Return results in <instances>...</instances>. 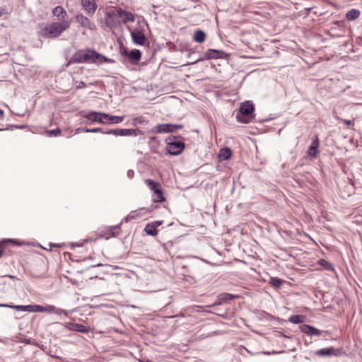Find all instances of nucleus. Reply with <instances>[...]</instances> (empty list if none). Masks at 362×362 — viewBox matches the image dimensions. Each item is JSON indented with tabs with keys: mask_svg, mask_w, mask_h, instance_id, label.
Here are the masks:
<instances>
[{
	"mask_svg": "<svg viewBox=\"0 0 362 362\" xmlns=\"http://www.w3.org/2000/svg\"><path fill=\"white\" fill-rule=\"evenodd\" d=\"M69 27L70 22L68 21L53 22L44 27L40 31V35L45 38H55L59 37L63 32L69 28Z\"/></svg>",
	"mask_w": 362,
	"mask_h": 362,
	"instance_id": "1",
	"label": "nucleus"
},
{
	"mask_svg": "<svg viewBox=\"0 0 362 362\" xmlns=\"http://www.w3.org/2000/svg\"><path fill=\"white\" fill-rule=\"evenodd\" d=\"M255 107L250 101L243 103L239 108V111L236 115V119L242 123H249L253 117Z\"/></svg>",
	"mask_w": 362,
	"mask_h": 362,
	"instance_id": "2",
	"label": "nucleus"
},
{
	"mask_svg": "<svg viewBox=\"0 0 362 362\" xmlns=\"http://www.w3.org/2000/svg\"><path fill=\"white\" fill-rule=\"evenodd\" d=\"M166 144L167 151L173 156L180 154L185 148L184 141L180 138L173 136H168L166 139Z\"/></svg>",
	"mask_w": 362,
	"mask_h": 362,
	"instance_id": "3",
	"label": "nucleus"
},
{
	"mask_svg": "<svg viewBox=\"0 0 362 362\" xmlns=\"http://www.w3.org/2000/svg\"><path fill=\"white\" fill-rule=\"evenodd\" d=\"M120 54L125 57H127L132 64H137L141 58V52L139 49H134L129 51L127 48L123 47L122 43L120 44Z\"/></svg>",
	"mask_w": 362,
	"mask_h": 362,
	"instance_id": "4",
	"label": "nucleus"
},
{
	"mask_svg": "<svg viewBox=\"0 0 362 362\" xmlns=\"http://www.w3.org/2000/svg\"><path fill=\"white\" fill-rule=\"evenodd\" d=\"M117 9L105 13V23L110 29L116 28L120 25L121 21L117 18Z\"/></svg>",
	"mask_w": 362,
	"mask_h": 362,
	"instance_id": "5",
	"label": "nucleus"
},
{
	"mask_svg": "<svg viewBox=\"0 0 362 362\" xmlns=\"http://www.w3.org/2000/svg\"><path fill=\"white\" fill-rule=\"evenodd\" d=\"M300 329L302 332L312 337V336H320L322 334H324L325 337L326 334L328 333L327 331H321L311 325H303L300 327Z\"/></svg>",
	"mask_w": 362,
	"mask_h": 362,
	"instance_id": "6",
	"label": "nucleus"
},
{
	"mask_svg": "<svg viewBox=\"0 0 362 362\" xmlns=\"http://www.w3.org/2000/svg\"><path fill=\"white\" fill-rule=\"evenodd\" d=\"M117 16L118 18H122V23L127 24L129 22H134L135 20L134 16L132 13L123 10L122 8L117 9Z\"/></svg>",
	"mask_w": 362,
	"mask_h": 362,
	"instance_id": "7",
	"label": "nucleus"
},
{
	"mask_svg": "<svg viewBox=\"0 0 362 362\" xmlns=\"http://www.w3.org/2000/svg\"><path fill=\"white\" fill-rule=\"evenodd\" d=\"M320 146V141L318 136L316 135L313 139L312 143L308 148V154L312 158H317L319 154L318 148Z\"/></svg>",
	"mask_w": 362,
	"mask_h": 362,
	"instance_id": "8",
	"label": "nucleus"
},
{
	"mask_svg": "<svg viewBox=\"0 0 362 362\" xmlns=\"http://www.w3.org/2000/svg\"><path fill=\"white\" fill-rule=\"evenodd\" d=\"M340 350L334 348L333 346L320 349L315 351V355L321 357L338 356L340 354Z\"/></svg>",
	"mask_w": 362,
	"mask_h": 362,
	"instance_id": "9",
	"label": "nucleus"
},
{
	"mask_svg": "<svg viewBox=\"0 0 362 362\" xmlns=\"http://www.w3.org/2000/svg\"><path fill=\"white\" fill-rule=\"evenodd\" d=\"M76 21L81 26L90 29L91 30H95V25L92 23L86 16L82 14H78L76 16Z\"/></svg>",
	"mask_w": 362,
	"mask_h": 362,
	"instance_id": "10",
	"label": "nucleus"
},
{
	"mask_svg": "<svg viewBox=\"0 0 362 362\" xmlns=\"http://www.w3.org/2000/svg\"><path fill=\"white\" fill-rule=\"evenodd\" d=\"M81 3L89 15H93L98 8L96 0H81Z\"/></svg>",
	"mask_w": 362,
	"mask_h": 362,
	"instance_id": "11",
	"label": "nucleus"
},
{
	"mask_svg": "<svg viewBox=\"0 0 362 362\" xmlns=\"http://www.w3.org/2000/svg\"><path fill=\"white\" fill-rule=\"evenodd\" d=\"M84 117L87 118L88 119L92 121V122H97L101 124L105 123V113L104 112H90L87 113Z\"/></svg>",
	"mask_w": 362,
	"mask_h": 362,
	"instance_id": "12",
	"label": "nucleus"
},
{
	"mask_svg": "<svg viewBox=\"0 0 362 362\" xmlns=\"http://www.w3.org/2000/svg\"><path fill=\"white\" fill-rule=\"evenodd\" d=\"M131 37L135 45H144L147 41L145 35L141 31H131Z\"/></svg>",
	"mask_w": 362,
	"mask_h": 362,
	"instance_id": "13",
	"label": "nucleus"
},
{
	"mask_svg": "<svg viewBox=\"0 0 362 362\" xmlns=\"http://www.w3.org/2000/svg\"><path fill=\"white\" fill-rule=\"evenodd\" d=\"M226 55L225 52L221 50H218L215 49H209L204 54L205 59H223Z\"/></svg>",
	"mask_w": 362,
	"mask_h": 362,
	"instance_id": "14",
	"label": "nucleus"
},
{
	"mask_svg": "<svg viewBox=\"0 0 362 362\" xmlns=\"http://www.w3.org/2000/svg\"><path fill=\"white\" fill-rule=\"evenodd\" d=\"M65 327L69 330L78 332L81 333L86 334L89 332L90 329L82 324L68 322L65 325Z\"/></svg>",
	"mask_w": 362,
	"mask_h": 362,
	"instance_id": "15",
	"label": "nucleus"
},
{
	"mask_svg": "<svg viewBox=\"0 0 362 362\" xmlns=\"http://www.w3.org/2000/svg\"><path fill=\"white\" fill-rule=\"evenodd\" d=\"M94 59L93 60V64H101L103 63H115V61L112 59H110L95 50Z\"/></svg>",
	"mask_w": 362,
	"mask_h": 362,
	"instance_id": "16",
	"label": "nucleus"
},
{
	"mask_svg": "<svg viewBox=\"0 0 362 362\" xmlns=\"http://www.w3.org/2000/svg\"><path fill=\"white\" fill-rule=\"evenodd\" d=\"M119 133L122 136H136L142 134V132L139 129H119Z\"/></svg>",
	"mask_w": 362,
	"mask_h": 362,
	"instance_id": "17",
	"label": "nucleus"
},
{
	"mask_svg": "<svg viewBox=\"0 0 362 362\" xmlns=\"http://www.w3.org/2000/svg\"><path fill=\"white\" fill-rule=\"evenodd\" d=\"M52 14L57 17L59 20H61L62 21H66L65 17L67 16L66 11L65 9L61 6H57L52 10Z\"/></svg>",
	"mask_w": 362,
	"mask_h": 362,
	"instance_id": "18",
	"label": "nucleus"
},
{
	"mask_svg": "<svg viewBox=\"0 0 362 362\" xmlns=\"http://www.w3.org/2000/svg\"><path fill=\"white\" fill-rule=\"evenodd\" d=\"M95 50L90 49H83V63H93Z\"/></svg>",
	"mask_w": 362,
	"mask_h": 362,
	"instance_id": "19",
	"label": "nucleus"
},
{
	"mask_svg": "<svg viewBox=\"0 0 362 362\" xmlns=\"http://www.w3.org/2000/svg\"><path fill=\"white\" fill-rule=\"evenodd\" d=\"M124 116H114L110 115L107 113H105V123L108 124H119L121 123L124 120Z\"/></svg>",
	"mask_w": 362,
	"mask_h": 362,
	"instance_id": "20",
	"label": "nucleus"
},
{
	"mask_svg": "<svg viewBox=\"0 0 362 362\" xmlns=\"http://www.w3.org/2000/svg\"><path fill=\"white\" fill-rule=\"evenodd\" d=\"M0 306H2V307H8V308H13L16 310H18V311H23V312H29V313H32V305H8V304H2V305H0Z\"/></svg>",
	"mask_w": 362,
	"mask_h": 362,
	"instance_id": "21",
	"label": "nucleus"
},
{
	"mask_svg": "<svg viewBox=\"0 0 362 362\" xmlns=\"http://www.w3.org/2000/svg\"><path fill=\"white\" fill-rule=\"evenodd\" d=\"M158 133L174 132L172 124H161L156 127Z\"/></svg>",
	"mask_w": 362,
	"mask_h": 362,
	"instance_id": "22",
	"label": "nucleus"
},
{
	"mask_svg": "<svg viewBox=\"0 0 362 362\" xmlns=\"http://www.w3.org/2000/svg\"><path fill=\"white\" fill-rule=\"evenodd\" d=\"M238 296L233 295L228 293H222L218 295V300L221 301L218 304L228 302L230 300L238 298Z\"/></svg>",
	"mask_w": 362,
	"mask_h": 362,
	"instance_id": "23",
	"label": "nucleus"
},
{
	"mask_svg": "<svg viewBox=\"0 0 362 362\" xmlns=\"http://www.w3.org/2000/svg\"><path fill=\"white\" fill-rule=\"evenodd\" d=\"M206 39V34L204 31L201 30H195L194 35H193V40L198 43H202L205 41Z\"/></svg>",
	"mask_w": 362,
	"mask_h": 362,
	"instance_id": "24",
	"label": "nucleus"
},
{
	"mask_svg": "<svg viewBox=\"0 0 362 362\" xmlns=\"http://www.w3.org/2000/svg\"><path fill=\"white\" fill-rule=\"evenodd\" d=\"M165 200L162 187H160L153 192V202H163Z\"/></svg>",
	"mask_w": 362,
	"mask_h": 362,
	"instance_id": "25",
	"label": "nucleus"
},
{
	"mask_svg": "<svg viewBox=\"0 0 362 362\" xmlns=\"http://www.w3.org/2000/svg\"><path fill=\"white\" fill-rule=\"evenodd\" d=\"M69 63H83V49L75 52L71 57Z\"/></svg>",
	"mask_w": 362,
	"mask_h": 362,
	"instance_id": "26",
	"label": "nucleus"
},
{
	"mask_svg": "<svg viewBox=\"0 0 362 362\" xmlns=\"http://www.w3.org/2000/svg\"><path fill=\"white\" fill-rule=\"evenodd\" d=\"M360 13L359 10L353 8L346 13V18L348 21H354L359 17Z\"/></svg>",
	"mask_w": 362,
	"mask_h": 362,
	"instance_id": "27",
	"label": "nucleus"
},
{
	"mask_svg": "<svg viewBox=\"0 0 362 362\" xmlns=\"http://www.w3.org/2000/svg\"><path fill=\"white\" fill-rule=\"evenodd\" d=\"M145 183L148 187V188L153 192L161 187L159 182L151 179L145 180Z\"/></svg>",
	"mask_w": 362,
	"mask_h": 362,
	"instance_id": "28",
	"label": "nucleus"
},
{
	"mask_svg": "<svg viewBox=\"0 0 362 362\" xmlns=\"http://www.w3.org/2000/svg\"><path fill=\"white\" fill-rule=\"evenodd\" d=\"M219 156L223 160H228L232 156V151L229 148H223L220 150Z\"/></svg>",
	"mask_w": 362,
	"mask_h": 362,
	"instance_id": "29",
	"label": "nucleus"
},
{
	"mask_svg": "<svg viewBox=\"0 0 362 362\" xmlns=\"http://www.w3.org/2000/svg\"><path fill=\"white\" fill-rule=\"evenodd\" d=\"M305 317L301 315H293L288 318V321L293 324L303 323L305 321Z\"/></svg>",
	"mask_w": 362,
	"mask_h": 362,
	"instance_id": "30",
	"label": "nucleus"
},
{
	"mask_svg": "<svg viewBox=\"0 0 362 362\" xmlns=\"http://www.w3.org/2000/svg\"><path fill=\"white\" fill-rule=\"evenodd\" d=\"M144 231L146 233V234L151 235V236H156L158 234V231L155 226L151 223H148L145 228Z\"/></svg>",
	"mask_w": 362,
	"mask_h": 362,
	"instance_id": "31",
	"label": "nucleus"
},
{
	"mask_svg": "<svg viewBox=\"0 0 362 362\" xmlns=\"http://www.w3.org/2000/svg\"><path fill=\"white\" fill-rule=\"evenodd\" d=\"M284 281L277 277H270L269 284L275 288H279L282 285Z\"/></svg>",
	"mask_w": 362,
	"mask_h": 362,
	"instance_id": "32",
	"label": "nucleus"
},
{
	"mask_svg": "<svg viewBox=\"0 0 362 362\" xmlns=\"http://www.w3.org/2000/svg\"><path fill=\"white\" fill-rule=\"evenodd\" d=\"M319 264L325 267L327 270H334V266L332 263L326 261L325 259H321L319 260Z\"/></svg>",
	"mask_w": 362,
	"mask_h": 362,
	"instance_id": "33",
	"label": "nucleus"
},
{
	"mask_svg": "<svg viewBox=\"0 0 362 362\" xmlns=\"http://www.w3.org/2000/svg\"><path fill=\"white\" fill-rule=\"evenodd\" d=\"M10 13L7 6H4L0 7V18H6L7 16Z\"/></svg>",
	"mask_w": 362,
	"mask_h": 362,
	"instance_id": "34",
	"label": "nucleus"
},
{
	"mask_svg": "<svg viewBox=\"0 0 362 362\" xmlns=\"http://www.w3.org/2000/svg\"><path fill=\"white\" fill-rule=\"evenodd\" d=\"M45 306L40 305H32V313L41 312L44 313Z\"/></svg>",
	"mask_w": 362,
	"mask_h": 362,
	"instance_id": "35",
	"label": "nucleus"
},
{
	"mask_svg": "<svg viewBox=\"0 0 362 362\" xmlns=\"http://www.w3.org/2000/svg\"><path fill=\"white\" fill-rule=\"evenodd\" d=\"M103 134H112V135H115V136H120L119 129L107 130V131L103 132Z\"/></svg>",
	"mask_w": 362,
	"mask_h": 362,
	"instance_id": "36",
	"label": "nucleus"
},
{
	"mask_svg": "<svg viewBox=\"0 0 362 362\" xmlns=\"http://www.w3.org/2000/svg\"><path fill=\"white\" fill-rule=\"evenodd\" d=\"M83 132H92V133H97V132H101L103 133V130L100 128H93V129H83Z\"/></svg>",
	"mask_w": 362,
	"mask_h": 362,
	"instance_id": "37",
	"label": "nucleus"
},
{
	"mask_svg": "<svg viewBox=\"0 0 362 362\" xmlns=\"http://www.w3.org/2000/svg\"><path fill=\"white\" fill-rule=\"evenodd\" d=\"M54 313L57 315H64L66 316L69 315V312L67 310H63L62 308H58L55 307V310L54 311Z\"/></svg>",
	"mask_w": 362,
	"mask_h": 362,
	"instance_id": "38",
	"label": "nucleus"
},
{
	"mask_svg": "<svg viewBox=\"0 0 362 362\" xmlns=\"http://www.w3.org/2000/svg\"><path fill=\"white\" fill-rule=\"evenodd\" d=\"M55 310V306L52 305H47L45 306L44 313H52Z\"/></svg>",
	"mask_w": 362,
	"mask_h": 362,
	"instance_id": "39",
	"label": "nucleus"
},
{
	"mask_svg": "<svg viewBox=\"0 0 362 362\" xmlns=\"http://www.w3.org/2000/svg\"><path fill=\"white\" fill-rule=\"evenodd\" d=\"M49 133L50 135L58 136L61 133V129L57 128L56 129L49 130Z\"/></svg>",
	"mask_w": 362,
	"mask_h": 362,
	"instance_id": "40",
	"label": "nucleus"
},
{
	"mask_svg": "<svg viewBox=\"0 0 362 362\" xmlns=\"http://www.w3.org/2000/svg\"><path fill=\"white\" fill-rule=\"evenodd\" d=\"M143 119L141 117H136L133 119V124L136 125V124H142Z\"/></svg>",
	"mask_w": 362,
	"mask_h": 362,
	"instance_id": "41",
	"label": "nucleus"
},
{
	"mask_svg": "<svg viewBox=\"0 0 362 362\" xmlns=\"http://www.w3.org/2000/svg\"><path fill=\"white\" fill-rule=\"evenodd\" d=\"M86 86V83L83 81H79L78 84L76 86L77 89L83 88Z\"/></svg>",
	"mask_w": 362,
	"mask_h": 362,
	"instance_id": "42",
	"label": "nucleus"
},
{
	"mask_svg": "<svg viewBox=\"0 0 362 362\" xmlns=\"http://www.w3.org/2000/svg\"><path fill=\"white\" fill-rule=\"evenodd\" d=\"M173 130L175 132L177 129H180L183 128L182 124H173Z\"/></svg>",
	"mask_w": 362,
	"mask_h": 362,
	"instance_id": "43",
	"label": "nucleus"
},
{
	"mask_svg": "<svg viewBox=\"0 0 362 362\" xmlns=\"http://www.w3.org/2000/svg\"><path fill=\"white\" fill-rule=\"evenodd\" d=\"M163 221H156L152 223V224L155 226L156 228L157 227L160 226L162 224Z\"/></svg>",
	"mask_w": 362,
	"mask_h": 362,
	"instance_id": "44",
	"label": "nucleus"
},
{
	"mask_svg": "<svg viewBox=\"0 0 362 362\" xmlns=\"http://www.w3.org/2000/svg\"><path fill=\"white\" fill-rule=\"evenodd\" d=\"M4 250V244L3 243H0V258L3 255Z\"/></svg>",
	"mask_w": 362,
	"mask_h": 362,
	"instance_id": "45",
	"label": "nucleus"
},
{
	"mask_svg": "<svg viewBox=\"0 0 362 362\" xmlns=\"http://www.w3.org/2000/svg\"><path fill=\"white\" fill-rule=\"evenodd\" d=\"M344 123L347 125V126H349V125H351V124H354V122L353 121L351 120H346V119H344Z\"/></svg>",
	"mask_w": 362,
	"mask_h": 362,
	"instance_id": "46",
	"label": "nucleus"
},
{
	"mask_svg": "<svg viewBox=\"0 0 362 362\" xmlns=\"http://www.w3.org/2000/svg\"><path fill=\"white\" fill-rule=\"evenodd\" d=\"M127 176L130 178H132L134 176V171L133 170H128L127 172Z\"/></svg>",
	"mask_w": 362,
	"mask_h": 362,
	"instance_id": "47",
	"label": "nucleus"
},
{
	"mask_svg": "<svg viewBox=\"0 0 362 362\" xmlns=\"http://www.w3.org/2000/svg\"><path fill=\"white\" fill-rule=\"evenodd\" d=\"M264 354H266V355H270V354H277V352H276V351H272V352L265 351V352H264Z\"/></svg>",
	"mask_w": 362,
	"mask_h": 362,
	"instance_id": "48",
	"label": "nucleus"
},
{
	"mask_svg": "<svg viewBox=\"0 0 362 362\" xmlns=\"http://www.w3.org/2000/svg\"><path fill=\"white\" fill-rule=\"evenodd\" d=\"M4 111L1 109H0V118H2L4 117Z\"/></svg>",
	"mask_w": 362,
	"mask_h": 362,
	"instance_id": "49",
	"label": "nucleus"
},
{
	"mask_svg": "<svg viewBox=\"0 0 362 362\" xmlns=\"http://www.w3.org/2000/svg\"><path fill=\"white\" fill-rule=\"evenodd\" d=\"M127 29L129 31L130 33H131V31H133L129 25L127 26Z\"/></svg>",
	"mask_w": 362,
	"mask_h": 362,
	"instance_id": "50",
	"label": "nucleus"
},
{
	"mask_svg": "<svg viewBox=\"0 0 362 362\" xmlns=\"http://www.w3.org/2000/svg\"><path fill=\"white\" fill-rule=\"evenodd\" d=\"M101 266H103V264H98L94 265V266H92V267H101Z\"/></svg>",
	"mask_w": 362,
	"mask_h": 362,
	"instance_id": "51",
	"label": "nucleus"
},
{
	"mask_svg": "<svg viewBox=\"0 0 362 362\" xmlns=\"http://www.w3.org/2000/svg\"><path fill=\"white\" fill-rule=\"evenodd\" d=\"M202 59H197V61H195V62H192V64H196L197 62L201 61V60H202Z\"/></svg>",
	"mask_w": 362,
	"mask_h": 362,
	"instance_id": "52",
	"label": "nucleus"
},
{
	"mask_svg": "<svg viewBox=\"0 0 362 362\" xmlns=\"http://www.w3.org/2000/svg\"><path fill=\"white\" fill-rule=\"evenodd\" d=\"M147 211H153V208H151V209H150V208H148V209H147Z\"/></svg>",
	"mask_w": 362,
	"mask_h": 362,
	"instance_id": "53",
	"label": "nucleus"
},
{
	"mask_svg": "<svg viewBox=\"0 0 362 362\" xmlns=\"http://www.w3.org/2000/svg\"><path fill=\"white\" fill-rule=\"evenodd\" d=\"M8 276L9 278H11V279H14V278H15V276H12V275H8Z\"/></svg>",
	"mask_w": 362,
	"mask_h": 362,
	"instance_id": "54",
	"label": "nucleus"
},
{
	"mask_svg": "<svg viewBox=\"0 0 362 362\" xmlns=\"http://www.w3.org/2000/svg\"><path fill=\"white\" fill-rule=\"evenodd\" d=\"M146 362H152L151 361L147 360Z\"/></svg>",
	"mask_w": 362,
	"mask_h": 362,
	"instance_id": "55",
	"label": "nucleus"
},
{
	"mask_svg": "<svg viewBox=\"0 0 362 362\" xmlns=\"http://www.w3.org/2000/svg\"><path fill=\"white\" fill-rule=\"evenodd\" d=\"M3 130H4L3 129L0 128V132H1V131H3Z\"/></svg>",
	"mask_w": 362,
	"mask_h": 362,
	"instance_id": "56",
	"label": "nucleus"
}]
</instances>
